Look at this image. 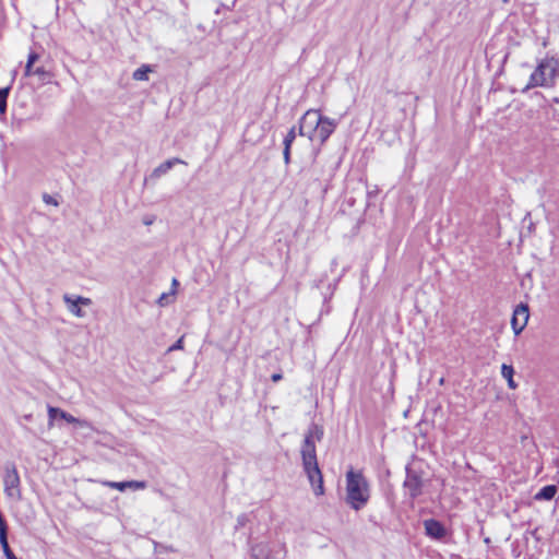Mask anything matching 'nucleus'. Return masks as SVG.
Returning <instances> with one entry per match:
<instances>
[{
  "instance_id": "obj_23",
  "label": "nucleus",
  "mask_w": 559,
  "mask_h": 559,
  "mask_svg": "<svg viewBox=\"0 0 559 559\" xmlns=\"http://www.w3.org/2000/svg\"><path fill=\"white\" fill-rule=\"evenodd\" d=\"M0 544H1V547L3 549L4 556L7 559H17L16 556L11 550L8 539H5V542L0 540Z\"/></svg>"
},
{
  "instance_id": "obj_3",
  "label": "nucleus",
  "mask_w": 559,
  "mask_h": 559,
  "mask_svg": "<svg viewBox=\"0 0 559 559\" xmlns=\"http://www.w3.org/2000/svg\"><path fill=\"white\" fill-rule=\"evenodd\" d=\"M369 484L361 472L350 468L346 473V502L356 511L362 509L369 501Z\"/></svg>"
},
{
  "instance_id": "obj_26",
  "label": "nucleus",
  "mask_w": 559,
  "mask_h": 559,
  "mask_svg": "<svg viewBox=\"0 0 559 559\" xmlns=\"http://www.w3.org/2000/svg\"><path fill=\"white\" fill-rule=\"evenodd\" d=\"M175 295V292L171 290L170 293H163L160 297L158 298V305L159 306H166L168 304V299L170 296Z\"/></svg>"
},
{
  "instance_id": "obj_1",
  "label": "nucleus",
  "mask_w": 559,
  "mask_h": 559,
  "mask_svg": "<svg viewBox=\"0 0 559 559\" xmlns=\"http://www.w3.org/2000/svg\"><path fill=\"white\" fill-rule=\"evenodd\" d=\"M301 459L304 471L316 496L324 493L323 476L318 465L314 440L311 433H306L301 447Z\"/></svg>"
},
{
  "instance_id": "obj_13",
  "label": "nucleus",
  "mask_w": 559,
  "mask_h": 559,
  "mask_svg": "<svg viewBox=\"0 0 559 559\" xmlns=\"http://www.w3.org/2000/svg\"><path fill=\"white\" fill-rule=\"evenodd\" d=\"M557 493V487L555 485L544 486L536 495L535 500H546L549 501L554 499Z\"/></svg>"
},
{
  "instance_id": "obj_14",
  "label": "nucleus",
  "mask_w": 559,
  "mask_h": 559,
  "mask_svg": "<svg viewBox=\"0 0 559 559\" xmlns=\"http://www.w3.org/2000/svg\"><path fill=\"white\" fill-rule=\"evenodd\" d=\"M501 374H502V377L504 379H507L508 386L510 389H515L516 388V383L513 380L514 369H513V367L511 365L503 364L501 366Z\"/></svg>"
},
{
  "instance_id": "obj_30",
  "label": "nucleus",
  "mask_w": 559,
  "mask_h": 559,
  "mask_svg": "<svg viewBox=\"0 0 559 559\" xmlns=\"http://www.w3.org/2000/svg\"><path fill=\"white\" fill-rule=\"evenodd\" d=\"M272 381L273 382H277L282 379V374L281 373H274L272 377Z\"/></svg>"
},
{
  "instance_id": "obj_24",
  "label": "nucleus",
  "mask_w": 559,
  "mask_h": 559,
  "mask_svg": "<svg viewBox=\"0 0 559 559\" xmlns=\"http://www.w3.org/2000/svg\"><path fill=\"white\" fill-rule=\"evenodd\" d=\"M248 522H249V518H248V515L246 513H242V514L238 515L235 530L237 531V530L246 526V524Z\"/></svg>"
},
{
  "instance_id": "obj_25",
  "label": "nucleus",
  "mask_w": 559,
  "mask_h": 559,
  "mask_svg": "<svg viewBox=\"0 0 559 559\" xmlns=\"http://www.w3.org/2000/svg\"><path fill=\"white\" fill-rule=\"evenodd\" d=\"M127 484H130L128 485V488H132V489H144L146 488V483L145 481H139V480H129L127 481Z\"/></svg>"
},
{
  "instance_id": "obj_11",
  "label": "nucleus",
  "mask_w": 559,
  "mask_h": 559,
  "mask_svg": "<svg viewBox=\"0 0 559 559\" xmlns=\"http://www.w3.org/2000/svg\"><path fill=\"white\" fill-rule=\"evenodd\" d=\"M177 164H186L185 160L180 159L179 157H173L160 165H158L150 175V179H158L163 175H166L175 165Z\"/></svg>"
},
{
  "instance_id": "obj_27",
  "label": "nucleus",
  "mask_w": 559,
  "mask_h": 559,
  "mask_svg": "<svg viewBox=\"0 0 559 559\" xmlns=\"http://www.w3.org/2000/svg\"><path fill=\"white\" fill-rule=\"evenodd\" d=\"M183 348V336H181L179 340H177L169 348L167 352H174V350H179V349H182Z\"/></svg>"
},
{
  "instance_id": "obj_29",
  "label": "nucleus",
  "mask_w": 559,
  "mask_h": 559,
  "mask_svg": "<svg viewBox=\"0 0 559 559\" xmlns=\"http://www.w3.org/2000/svg\"><path fill=\"white\" fill-rule=\"evenodd\" d=\"M284 163L288 165L290 163V147H284L283 150Z\"/></svg>"
},
{
  "instance_id": "obj_22",
  "label": "nucleus",
  "mask_w": 559,
  "mask_h": 559,
  "mask_svg": "<svg viewBox=\"0 0 559 559\" xmlns=\"http://www.w3.org/2000/svg\"><path fill=\"white\" fill-rule=\"evenodd\" d=\"M8 539V525L7 522L0 512V540L5 542Z\"/></svg>"
},
{
  "instance_id": "obj_17",
  "label": "nucleus",
  "mask_w": 559,
  "mask_h": 559,
  "mask_svg": "<svg viewBox=\"0 0 559 559\" xmlns=\"http://www.w3.org/2000/svg\"><path fill=\"white\" fill-rule=\"evenodd\" d=\"M10 91L11 86L0 88V115H4L7 111V99Z\"/></svg>"
},
{
  "instance_id": "obj_9",
  "label": "nucleus",
  "mask_w": 559,
  "mask_h": 559,
  "mask_svg": "<svg viewBox=\"0 0 559 559\" xmlns=\"http://www.w3.org/2000/svg\"><path fill=\"white\" fill-rule=\"evenodd\" d=\"M424 527H425L426 535L433 539L441 540L447 535V530H445L444 525L438 520H435V519L425 520Z\"/></svg>"
},
{
  "instance_id": "obj_6",
  "label": "nucleus",
  "mask_w": 559,
  "mask_h": 559,
  "mask_svg": "<svg viewBox=\"0 0 559 559\" xmlns=\"http://www.w3.org/2000/svg\"><path fill=\"white\" fill-rule=\"evenodd\" d=\"M425 481L423 472L412 467H406V477L404 480V488L406 489L411 499H416L423 495Z\"/></svg>"
},
{
  "instance_id": "obj_31",
  "label": "nucleus",
  "mask_w": 559,
  "mask_h": 559,
  "mask_svg": "<svg viewBox=\"0 0 559 559\" xmlns=\"http://www.w3.org/2000/svg\"><path fill=\"white\" fill-rule=\"evenodd\" d=\"M179 285L178 281L176 278H173L171 286L173 290L175 292V288Z\"/></svg>"
},
{
  "instance_id": "obj_32",
  "label": "nucleus",
  "mask_w": 559,
  "mask_h": 559,
  "mask_svg": "<svg viewBox=\"0 0 559 559\" xmlns=\"http://www.w3.org/2000/svg\"><path fill=\"white\" fill-rule=\"evenodd\" d=\"M282 551H283V557H285L286 556V547L284 544L282 545Z\"/></svg>"
},
{
  "instance_id": "obj_4",
  "label": "nucleus",
  "mask_w": 559,
  "mask_h": 559,
  "mask_svg": "<svg viewBox=\"0 0 559 559\" xmlns=\"http://www.w3.org/2000/svg\"><path fill=\"white\" fill-rule=\"evenodd\" d=\"M337 127V120L326 116H322L319 110L314 109V118L312 124L313 141L318 140L323 145Z\"/></svg>"
},
{
  "instance_id": "obj_28",
  "label": "nucleus",
  "mask_w": 559,
  "mask_h": 559,
  "mask_svg": "<svg viewBox=\"0 0 559 559\" xmlns=\"http://www.w3.org/2000/svg\"><path fill=\"white\" fill-rule=\"evenodd\" d=\"M43 201L46 204H51V205H55V206L58 205V202L56 201V199L53 197H51L50 194H48V193H44Z\"/></svg>"
},
{
  "instance_id": "obj_33",
  "label": "nucleus",
  "mask_w": 559,
  "mask_h": 559,
  "mask_svg": "<svg viewBox=\"0 0 559 559\" xmlns=\"http://www.w3.org/2000/svg\"><path fill=\"white\" fill-rule=\"evenodd\" d=\"M219 12H221V9H219V8H217V9H216V11H215V13H216V14H218Z\"/></svg>"
},
{
  "instance_id": "obj_2",
  "label": "nucleus",
  "mask_w": 559,
  "mask_h": 559,
  "mask_svg": "<svg viewBox=\"0 0 559 559\" xmlns=\"http://www.w3.org/2000/svg\"><path fill=\"white\" fill-rule=\"evenodd\" d=\"M559 76V60L555 56H546L538 61L530 76L528 83L522 90L523 93L534 87H554Z\"/></svg>"
},
{
  "instance_id": "obj_8",
  "label": "nucleus",
  "mask_w": 559,
  "mask_h": 559,
  "mask_svg": "<svg viewBox=\"0 0 559 559\" xmlns=\"http://www.w3.org/2000/svg\"><path fill=\"white\" fill-rule=\"evenodd\" d=\"M63 300L68 305L69 311L78 318L85 316L80 306H90L92 304L90 298L78 296L75 299H72V297L68 294L63 296Z\"/></svg>"
},
{
  "instance_id": "obj_12",
  "label": "nucleus",
  "mask_w": 559,
  "mask_h": 559,
  "mask_svg": "<svg viewBox=\"0 0 559 559\" xmlns=\"http://www.w3.org/2000/svg\"><path fill=\"white\" fill-rule=\"evenodd\" d=\"M48 417H49V426H52L53 420L57 417H60L61 419H64L67 423L74 424L78 421V419L72 416L71 414L58 408L48 405Z\"/></svg>"
},
{
  "instance_id": "obj_7",
  "label": "nucleus",
  "mask_w": 559,
  "mask_h": 559,
  "mask_svg": "<svg viewBox=\"0 0 559 559\" xmlns=\"http://www.w3.org/2000/svg\"><path fill=\"white\" fill-rule=\"evenodd\" d=\"M530 317L527 305L520 304L513 311L511 325L515 335H519L527 324Z\"/></svg>"
},
{
  "instance_id": "obj_10",
  "label": "nucleus",
  "mask_w": 559,
  "mask_h": 559,
  "mask_svg": "<svg viewBox=\"0 0 559 559\" xmlns=\"http://www.w3.org/2000/svg\"><path fill=\"white\" fill-rule=\"evenodd\" d=\"M313 118H314V109H309L299 119L298 134L301 136H307L310 141H313V136H312Z\"/></svg>"
},
{
  "instance_id": "obj_5",
  "label": "nucleus",
  "mask_w": 559,
  "mask_h": 559,
  "mask_svg": "<svg viewBox=\"0 0 559 559\" xmlns=\"http://www.w3.org/2000/svg\"><path fill=\"white\" fill-rule=\"evenodd\" d=\"M20 475L14 463H7L4 466L3 486L9 498L20 499Z\"/></svg>"
},
{
  "instance_id": "obj_16",
  "label": "nucleus",
  "mask_w": 559,
  "mask_h": 559,
  "mask_svg": "<svg viewBox=\"0 0 559 559\" xmlns=\"http://www.w3.org/2000/svg\"><path fill=\"white\" fill-rule=\"evenodd\" d=\"M39 59V55L35 51H31L27 57V62L25 64L24 75L32 76V69L34 63Z\"/></svg>"
},
{
  "instance_id": "obj_18",
  "label": "nucleus",
  "mask_w": 559,
  "mask_h": 559,
  "mask_svg": "<svg viewBox=\"0 0 559 559\" xmlns=\"http://www.w3.org/2000/svg\"><path fill=\"white\" fill-rule=\"evenodd\" d=\"M32 75H36L39 78L40 81H47L50 79L51 74L49 71L45 70L44 67H36L32 69Z\"/></svg>"
},
{
  "instance_id": "obj_20",
  "label": "nucleus",
  "mask_w": 559,
  "mask_h": 559,
  "mask_svg": "<svg viewBox=\"0 0 559 559\" xmlns=\"http://www.w3.org/2000/svg\"><path fill=\"white\" fill-rule=\"evenodd\" d=\"M296 127H292L289 129V131L287 132V134L285 135L284 138V141H283V145L284 147H290L292 148V144L293 142L295 141L296 139Z\"/></svg>"
},
{
  "instance_id": "obj_15",
  "label": "nucleus",
  "mask_w": 559,
  "mask_h": 559,
  "mask_svg": "<svg viewBox=\"0 0 559 559\" xmlns=\"http://www.w3.org/2000/svg\"><path fill=\"white\" fill-rule=\"evenodd\" d=\"M150 72H152L151 66L143 64L133 72L132 78L135 81H147Z\"/></svg>"
},
{
  "instance_id": "obj_21",
  "label": "nucleus",
  "mask_w": 559,
  "mask_h": 559,
  "mask_svg": "<svg viewBox=\"0 0 559 559\" xmlns=\"http://www.w3.org/2000/svg\"><path fill=\"white\" fill-rule=\"evenodd\" d=\"M104 485L109 488H114L119 491H123L128 488L129 484H127V481H104Z\"/></svg>"
},
{
  "instance_id": "obj_19",
  "label": "nucleus",
  "mask_w": 559,
  "mask_h": 559,
  "mask_svg": "<svg viewBox=\"0 0 559 559\" xmlns=\"http://www.w3.org/2000/svg\"><path fill=\"white\" fill-rule=\"evenodd\" d=\"M307 433H311L312 435V440H314V438L320 441L323 437V428L319 425H316V424H312Z\"/></svg>"
}]
</instances>
